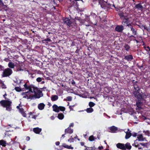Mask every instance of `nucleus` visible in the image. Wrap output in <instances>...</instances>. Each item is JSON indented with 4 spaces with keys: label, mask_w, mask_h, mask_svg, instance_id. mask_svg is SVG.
Instances as JSON below:
<instances>
[{
    "label": "nucleus",
    "mask_w": 150,
    "mask_h": 150,
    "mask_svg": "<svg viewBox=\"0 0 150 150\" xmlns=\"http://www.w3.org/2000/svg\"><path fill=\"white\" fill-rule=\"evenodd\" d=\"M7 95L6 94L4 95V97L6 100H2L0 101V105L4 108H6V110L8 111H10L12 110V101L9 99H8L6 100V98L5 97V96Z\"/></svg>",
    "instance_id": "f257e3e1"
},
{
    "label": "nucleus",
    "mask_w": 150,
    "mask_h": 150,
    "mask_svg": "<svg viewBox=\"0 0 150 150\" xmlns=\"http://www.w3.org/2000/svg\"><path fill=\"white\" fill-rule=\"evenodd\" d=\"M133 94L134 97L136 98V100H145L144 98H147V95H146L144 93L141 94L140 91H133Z\"/></svg>",
    "instance_id": "f03ea898"
},
{
    "label": "nucleus",
    "mask_w": 150,
    "mask_h": 150,
    "mask_svg": "<svg viewBox=\"0 0 150 150\" xmlns=\"http://www.w3.org/2000/svg\"><path fill=\"white\" fill-rule=\"evenodd\" d=\"M13 73L12 70L10 68L5 69L3 71L1 74V76L3 77H9Z\"/></svg>",
    "instance_id": "7ed1b4c3"
},
{
    "label": "nucleus",
    "mask_w": 150,
    "mask_h": 150,
    "mask_svg": "<svg viewBox=\"0 0 150 150\" xmlns=\"http://www.w3.org/2000/svg\"><path fill=\"white\" fill-rule=\"evenodd\" d=\"M24 88L26 90H28V92L33 93L34 89H35L37 87L34 86L33 84L28 85L27 84V83H25L23 85Z\"/></svg>",
    "instance_id": "20e7f679"
},
{
    "label": "nucleus",
    "mask_w": 150,
    "mask_h": 150,
    "mask_svg": "<svg viewBox=\"0 0 150 150\" xmlns=\"http://www.w3.org/2000/svg\"><path fill=\"white\" fill-rule=\"evenodd\" d=\"M35 88L33 90V93H34L35 95L32 96H33V97H35V98H39L40 97H41L42 96V95H41L40 94V93H42V91L40 90H38V88L37 87Z\"/></svg>",
    "instance_id": "39448f33"
},
{
    "label": "nucleus",
    "mask_w": 150,
    "mask_h": 150,
    "mask_svg": "<svg viewBox=\"0 0 150 150\" xmlns=\"http://www.w3.org/2000/svg\"><path fill=\"white\" fill-rule=\"evenodd\" d=\"M30 93L28 91L23 92L21 94V95L23 96V98H26L27 99H32L33 98V96H32L30 94Z\"/></svg>",
    "instance_id": "423d86ee"
},
{
    "label": "nucleus",
    "mask_w": 150,
    "mask_h": 150,
    "mask_svg": "<svg viewBox=\"0 0 150 150\" xmlns=\"http://www.w3.org/2000/svg\"><path fill=\"white\" fill-rule=\"evenodd\" d=\"M11 141L9 143H7L4 140L2 139L0 140V145H1L5 147L6 146V144L8 145H11L14 144L15 142V141L13 142L11 139Z\"/></svg>",
    "instance_id": "0eeeda50"
},
{
    "label": "nucleus",
    "mask_w": 150,
    "mask_h": 150,
    "mask_svg": "<svg viewBox=\"0 0 150 150\" xmlns=\"http://www.w3.org/2000/svg\"><path fill=\"white\" fill-rule=\"evenodd\" d=\"M132 81L133 83L134 90V91H140V89L138 86V82L137 81H135L134 80H132Z\"/></svg>",
    "instance_id": "6e6552de"
},
{
    "label": "nucleus",
    "mask_w": 150,
    "mask_h": 150,
    "mask_svg": "<svg viewBox=\"0 0 150 150\" xmlns=\"http://www.w3.org/2000/svg\"><path fill=\"white\" fill-rule=\"evenodd\" d=\"M118 15L119 16L120 18L122 19L129 16L128 14L126 13H124L122 11H120L118 13Z\"/></svg>",
    "instance_id": "1a4fd4ad"
},
{
    "label": "nucleus",
    "mask_w": 150,
    "mask_h": 150,
    "mask_svg": "<svg viewBox=\"0 0 150 150\" xmlns=\"http://www.w3.org/2000/svg\"><path fill=\"white\" fill-rule=\"evenodd\" d=\"M123 20L122 23V24L125 26V25H128V23H129L130 22V21L129 20V17L128 16L126 17L125 18H123Z\"/></svg>",
    "instance_id": "9d476101"
},
{
    "label": "nucleus",
    "mask_w": 150,
    "mask_h": 150,
    "mask_svg": "<svg viewBox=\"0 0 150 150\" xmlns=\"http://www.w3.org/2000/svg\"><path fill=\"white\" fill-rule=\"evenodd\" d=\"M144 101L142 100H136V105L138 109L140 110L142 109L141 106L143 104Z\"/></svg>",
    "instance_id": "9b49d317"
},
{
    "label": "nucleus",
    "mask_w": 150,
    "mask_h": 150,
    "mask_svg": "<svg viewBox=\"0 0 150 150\" xmlns=\"http://www.w3.org/2000/svg\"><path fill=\"white\" fill-rule=\"evenodd\" d=\"M124 29L123 26L122 25H117L115 29L116 31L119 32H122Z\"/></svg>",
    "instance_id": "f8f14e48"
},
{
    "label": "nucleus",
    "mask_w": 150,
    "mask_h": 150,
    "mask_svg": "<svg viewBox=\"0 0 150 150\" xmlns=\"http://www.w3.org/2000/svg\"><path fill=\"white\" fill-rule=\"evenodd\" d=\"M116 146L118 148L122 150H126L125 144L118 143L116 144Z\"/></svg>",
    "instance_id": "ddd939ff"
},
{
    "label": "nucleus",
    "mask_w": 150,
    "mask_h": 150,
    "mask_svg": "<svg viewBox=\"0 0 150 150\" xmlns=\"http://www.w3.org/2000/svg\"><path fill=\"white\" fill-rule=\"evenodd\" d=\"M64 23L69 27L71 26L72 23V22L71 21L70 19H69L68 18H65L64 19Z\"/></svg>",
    "instance_id": "4468645a"
},
{
    "label": "nucleus",
    "mask_w": 150,
    "mask_h": 150,
    "mask_svg": "<svg viewBox=\"0 0 150 150\" xmlns=\"http://www.w3.org/2000/svg\"><path fill=\"white\" fill-rule=\"evenodd\" d=\"M135 8L138 10L142 11L143 9V6L141 3L137 4L135 5Z\"/></svg>",
    "instance_id": "2eb2a0df"
},
{
    "label": "nucleus",
    "mask_w": 150,
    "mask_h": 150,
    "mask_svg": "<svg viewBox=\"0 0 150 150\" xmlns=\"http://www.w3.org/2000/svg\"><path fill=\"white\" fill-rule=\"evenodd\" d=\"M131 132L129 129H128L127 131L125 132L126 134L125 138L126 139H128L132 136V134Z\"/></svg>",
    "instance_id": "dca6fc26"
},
{
    "label": "nucleus",
    "mask_w": 150,
    "mask_h": 150,
    "mask_svg": "<svg viewBox=\"0 0 150 150\" xmlns=\"http://www.w3.org/2000/svg\"><path fill=\"white\" fill-rule=\"evenodd\" d=\"M137 140H136L134 141V143L132 144V146H134L136 148H138L139 149H142V147L140 146V143L138 144L137 142H137Z\"/></svg>",
    "instance_id": "f3484780"
},
{
    "label": "nucleus",
    "mask_w": 150,
    "mask_h": 150,
    "mask_svg": "<svg viewBox=\"0 0 150 150\" xmlns=\"http://www.w3.org/2000/svg\"><path fill=\"white\" fill-rule=\"evenodd\" d=\"M73 132V129H71V127H68L67 129H66L65 130V134L68 133L70 134H72Z\"/></svg>",
    "instance_id": "a211bd4d"
},
{
    "label": "nucleus",
    "mask_w": 150,
    "mask_h": 150,
    "mask_svg": "<svg viewBox=\"0 0 150 150\" xmlns=\"http://www.w3.org/2000/svg\"><path fill=\"white\" fill-rule=\"evenodd\" d=\"M124 59L127 61H131L133 59V58L132 55H129L125 56Z\"/></svg>",
    "instance_id": "6ab92c4d"
},
{
    "label": "nucleus",
    "mask_w": 150,
    "mask_h": 150,
    "mask_svg": "<svg viewBox=\"0 0 150 150\" xmlns=\"http://www.w3.org/2000/svg\"><path fill=\"white\" fill-rule=\"evenodd\" d=\"M137 139L139 141H144L146 140L145 137H143L142 134H139L137 137Z\"/></svg>",
    "instance_id": "aec40b11"
},
{
    "label": "nucleus",
    "mask_w": 150,
    "mask_h": 150,
    "mask_svg": "<svg viewBox=\"0 0 150 150\" xmlns=\"http://www.w3.org/2000/svg\"><path fill=\"white\" fill-rule=\"evenodd\" d=\"M42 131V129L38 127L34 128L33 129V132L36 134H39Z\"/></svg>",
    "instance_id": "412c9836"
},
{
    "label": "nucleus",
    "mask_w": 150,
    "mask_h": 150,
    "mask_svg": "<svg viewBox=\"0 0 150 150\" xmlns=\"http://www.w3.org/2000/svg\"><path fill=\"white\" fill-rule=\"evenodd\" d=\"M110 129L111 132L115 133L116 132V131L118 129L117 127L113 126L110 127Z\"/></svg>",
    "instance_id": "4be33fe9"
},
{
    "label": "nucleus",
    "mask_w": 150,
    "mask_h": 150,
    "mask_svg": "<svg viewBox=\"0 0 150 150\" xmlns=\"http://www.w3.org/2000/svg\"><path fill=\"white\" fill-rule=\"evenodd\" d=\"M52 108L54 112H59V106H58L57 105L54 104L52 106Z\"/></svg>",
    "instance_id": "5701e85b"
},
{
    "label": "nucleus",
    "mask_w": 150,
    "mask_h": 150,
    "mask_svg": "<svg viewBox=\"0 0 150 150\" xmlns=\"http://www.w3.org/2000/svg\"><path fill=\"white\" fill-rule=\"evenodd\" d=\"M45 105L43 103H41L38 105V108L39 110H42L44 109Z\"/></svg>",
    "instance_id": "b1692460"
},
{
    "label": "nucleus",
    "mask_w": 150,
    "mask_h": 150,
    "mask_svg": "<svg viewBox=\"0 0 150 150\" xmlns=\"http://www.w3.org/2000/svg\"><path fill=\"white\" fill-rule=\"evenodd\" d=\"M125 148L126 150L127 149L128 150H130L132 148V146L130 145V143L129 142H127L125 144Z\"/></svg>",
    "instance_id": "393cba45"
},
{
    "label": "nucleus",
    "mask_w": 150,
    "mask_h": 150,
    "mask_svg": "<svg viewBox=\"0 0 150 150\" xmlns=\"http://www.w3.org/2000/svg\"><path fill=\"white\" fill-rule=\"evenodd\" d=\"M138 25L140 28L141 29H142L143 30V31H144V29L146 30L147 31H148V28L146 25L140 24Z\"/></svg>",
    "instance_id": "a878e982"
},
{
    "label": "nucleus",
    "mask_w": 150,
    "mask_h": 150,
    "mask_svg": "<svg viewBox=\"0 0 150 150\" xmlns=\"http://www.w3.org/2000/svg\"><path fill=\"white\" fill-rule=\"evenodd\" d=\"M131 30L132 31V34L134 35H136L137 33L136 28H134L133 27H131Z\"/></svg>",
    "instance_id": "bb28decb"
},
{
    "label": "nucleus",
    "mask_w": 150,
    "mask_h": 150,
    "mask_svg": "<svg viewBox=\"0 0 150 150\" xmlns=\"http://www.w3.org/2000/svg\"><path fill=\"white\" fill-rule=\"evenodd\" d=\"M58 99V97L56 95H53L51 97V100L53 101H55Z\"/></svg>",
    "instance_id": "cd10ccee"
},
{
    "label": "nucleus",
    "mask_w": 150,
    "mask_h": 150,
    "mask_svg": "<svg viewBox=\"0 0 150 150\" xmlns=\"http://www.w3.org/2000/svg\"><path fill=\"white\" fill-rule=\"evenodd\" d=\"M101 7L104 9H107L108 8L107 6V5L105 4L104 2H102L100 4Z\"/></svg>",
    "instance_id": "c85d7f7f"
},
{
    "label": "nucleus",
    "mask_w": 150,
    "mask_h": 150,
    "mask_svg": "<svg viewBox=\"0 0 150 150\" xmlns=\"http://www.w3.org/2000/svg\"><path fill=\"white\" fill-rule=\"evenodd\" d=\"M62 146L65 148H67V149H74V148L73 147H72L71 145L69 146V145H67L65 143L63 144Z\"/></svg>",
    "instance_id": "c756f323"
},
{
    "label": "nucleus",
    "mask_w": 150,
    "mask_h": 150,
    "mask_svg": "<svg viewBox=\"0 0 150 150\" xmlns=\"http://www.w3.org/2000/svg\"><path fill=\"white\" fill-rule=\"evenodd\" d=\"M8 67H9V68L13 69L15 67V65L13 63L10 62H9L8 64Z\"/></svg>",
    "instance_id": "7c9ffc66"
},
{
    "label": "nucleus",
    "mask_w": 150,
    "mask_h": 150,
    "mask_svg": "<svg viewBox=\"0 0 150 150\" xmlns=\"http://www.w3.org/2000/svg\"><path fill=\"white\" fill-rule=\"evenodd\" d=\"M57 117L59 119L62 120L64 118V116L62 113H61L58 114Z\"/></svg>",
    "instance_id": "2f4dec72"
},
{
    "label": "nucleus",
    "mask_w": 150,
    "mask_h": 150,
    "mask_svg": "<svg viewBox=\"0 0 150 150\" xmlns=\"http://www.w3.org/2000/svg\"><path fill=\"white\" fill-rule=\"evenodd\" d=\"M24 88H23L22 89L20 87H16L14 89L17 92H20L22 91H23V89Z\"/></svg>",
    "instance_id": "473e14b6"
},
{
    "label": "nucleus",
    "mask_w": 150,
    "mask_h": 150,
    "mask_svg": "<svg viewBox=\"0 0 150 150\" xmlns=\"http://www.w3.org/2000/svg\"><path fill=\"white\" fill-rule=\"evenodd\" d=\"M86 110L87 113H90L93 112L94 111V110L93 108H87Z\"/></svg>",
    "instance_id": "72a5a7b5"
},
{
    "label": "nucleus",
    "mask_w": 150,
    "mask_h": 150,
    "mask_svg": "<svg viewBox=\"0 0 150 150\" xmlns=\"http://www.w3.org/2000/svg\"><path fill=\"white\" fill-rule=\"evenodd\" d=\"M97 139L93 135H91L88 138V140L91 142L94 141L95 139Z\"/></svg>",
    "instance_id": "f704fd0d"
},
{
    "label": "nucleus",
    "mask_w": 150,
    "mask_h": 150,
    "mask_svg": "<svg viewBox=\"0 0 150 150\" xmlns=\"http://www.w3.org/2000/svg\"><path fill=\"white\" fill-rule=\"evenodd\" d=\"M125 50L127 51H128L130 48V47L127 44H125L124 46Z\"/></svg>",
    "instance_id": "c9c22d12"
},
{
    "label": "nucleus",
    "mask_w": 150,
    "mask_h": 150,
    "mask_svg": "<svg viewBox=\"0 0 150 150\" xmlns=\"http://www.w3.org/2000/svg\"><path fill=\"white\" fill-rule=\"evenodd\" d=\"M143 133H144V134L146 135H147L149 137L150 136V132L148 130L144 131H143Z\"/></svg>",
    "instance_id": "e433bc0d"
},
{
    "label": "nucleus",
    "mask_w": 150,
    "mask_h": 150,
    "mask_svg": "<svg viewBox=\"0 0 150 150\" xmlns=\"http://www.w3.org/2000/svg\"><path fill=\"white\" fill-rule=\"evenodd\" d=\"M140 144L141 145L144 146V147H146L147 148L148 146L149 145V143H140Z\"/></svg>",
    "instance_id": "4c0bfd02"
},
{
    "label": "nucleus",
    "mask_w": 150,
    "mask_h": 150,
    "mask_svg": "<svg viewBox=\"0 0 150 150\" xmlns=\"http://www.w3.org/2000/svg\"><path fill=\"white\" fill-rule=\"evenodd\" d=\"M21 41L22 44H27L28 43V41L26 39L23 40L21 39Z\"/></svg>",
    "instance_id": "58836bf2"
},
{
    "label": "nucleus",
    "mask_w": 150,
    "mask_h": 150,
    "mask_svg": "<svg viewBox=\"0 0 150 150\" xmlns=\"http://www.w3.org/2000/svg\"><path fill=\"white\" fill-rule=\"evenodd\" d=\"M65 110V108L64 107L62 106H59V111H64Z\"/></svg>",
    "instance_id": "ea45409f"
},
{
    "label": "nucleus",
    "mask_w": 150,
    "mask_h": 150,
    "mask_svg": "<svg viewBox=\"0 0 150 150\" xmlns=\"http://www.w3.org/2000/svg\"><path fill=\"white\" fill-rule=\"evenodd\" d=\"M95 104V103L92 102H89L88 105L90 108H92V107H93Z\"/></svg>",
    "instance_id": "a19ab883"
},
{
    "label": "nucleus",
    "mask_w": 150,
    "mask_h": 150,
    "mask_svg": "<svg viewBox=\"0 0 150 150\" xmlns=\"http://www.w3.org/2000/svg\"><path fill=\"white\" fill-rule=\"evenodd\" d=\"M135 38V37H134L133 35H131L129 37V40L130 41H132V40H134V38Z\"/></svg>",
    "instance_id": "79ce46f5"
},
{
    "label": "nucleus",
    "mask_w": 150,
    "mask_h": 150,
    "mask_svg": "<svg viewBox=\"0 0 150 150\" xmlns=\"http://www.w3.org/2000/svg\"><path fill=\"white\" fill-rule=\"evenodd\" d=\"M74 139L71 136V137L68 140V141L70 142H74Z\"/></svg>",
    "instance_id": "37998d69"
},
{
    "label": "nucleus",
    "mask_w": 150,
    "mask_h": 150,
    "mask_svg": "<svg viewBox=\"0 0 150 150\" xmlns=\"http://www.w3.org/2000/svg\"><path fill=\"white\" fill-rule=\"evenodd\" d=\"M1 87L3 89H6L7 88L6 86L4 84V83H3L1 84Z\"/></svg>",
    "instance_id": "c03bdc74"
},
{
    "label": "nucleus",
    "mask_w": 150,
    "mask_h": 150,
    "mask_svg": "<svg viewBox=\"0 0 150 150\" xmlns=\"http://www.w3.org/2000/svg\"><path fill=\"white\" fill-rule=\"evenodd\" d=\"M67 101H70L71 100L72 97L71 96H69L67 97Z\"/></svg>",
    "instance_id": "a18cd8bd"
},
{
    "label": "nucleus",
    "mask_w": 150,
    "mask_h": 150,
    "mask_svg": "<svg viewBox=\"0 0 150 150\" xmlns=\"http://www.w3.org/2000/svg\"><path fill=\"white\" fill-rule=\"evenodd\" d=\"M42 80V78L40 77H38L37 78L36 81L38 82H40Z\"/></svg>",
    "instance_id": "49530a36"
},
{
    "label": "nucleus",
    "mask_w": 150,
    "mask_h": 150,
    "mask_svg": "<svg viewBox=\"0 0 150 150\" xmlns=\"http://www.w3.org/2000/svg\"><path fill=\"white\" fill-rule=\"evenodd\" d=\"M4 66L0 65V71H3L4 70Z\"/></svg>",
    "instance_id": "de8ad7c7"
},
{
    "label": "nucleus",
    "mask_w": 150,
    "mask_h": 150,
    "mask_svg": "<svg viewBox=\"0 0 150 150\" xmlns=\"http://www.w3.org/2000/svg\"><path fill=\"white\" fill-rule=\"evenodd\" d=\"M19 112L21 113H22L24 111V110L23 108H21L19 110Z\"/></svg>",
    "instance_id": "09e8293b"
},
{
    "label": "nucleus",
    "mask_w": 150,
    "mask_h": 150,
    "mask_svg": "<svg viewBox=\"0 0 150 150\" xmlns=\"http://www.w3.org/2000/svg\"><path fill=\"white\" fill-rule=\"evenodd\" d=\"M21 114L22 115V116L24 117H26V114L25 112H24L23 113H21Z\"/></svg>",
    "instance_id": "8fccbe9b"
},
{
    "label": "nucleus",
    "mask_w": 150,
    "mask_h": 150,
    "mask_svg": "<svg viewBox=\"0 0 150 150\" xmlns=\"http://www.w3.org/2000/svg\"><path fill=\"white\" fill-rule=\"evenodd\" d=\"M147 48H148L147 50V51H146L147 52H148L149 54H150V47L149 46H147Z\"/></svg>",
    "instance_id": "3c124183"
},
{
    "label": "nucleus",
    "mask_w": 150,
    "mask_h": 150,
    "mask_svg": "<svg viewBox=\"0 0 150 150\" xmlns=\"http://www.w3.org/2000/svg\"><path fill=\"white\" fill-rule=\"evenodd\" d=\"M127 24L128 25H125V26H128L129 27H130V28H131V27H133L130 23H128Z\"/></svg>",
    "instance_id": "603ef678"
},
{
    "label": "nucleus",
    "mask_w": 150,
    "mask_h": 150,
    "mask_svg": "<svg viewBox=\"0 0 150 150\" xmlns=\"http://www.w3.org/2000/svg\"><path fill=\"white\" fill-rule=\"evenodd\" d=\"M94 146L93 147H88V148H89V149L90 150H95V149H94Z\"/></svg>",
    "instance_id": "864d4df0"
},
{
    "label": "nucleus",
    "mask_w": 150,
    "mask_h": 150,
    "mask_svg": "<svg viewBox=\"0 0 150 150\" xmlns=\"http://www.w3.org/2000/svg\"><path fill=\"white\" fill-rule=\"evenodd\" d=\"M137 66L138 67L139 69H141V68H142L143 67V65L142 64L141 65H139L138 64Z\"/></svg>",
    "instance_id": "5fc2aeb1"
},
{
    "label": "nucleus",
    "mask_w": 150,
    "mask_h": 150,
    "mask_svg": "<svg viewBox=\"0 0 150 150\" xmlns=\"http://www.w3.org/2000/svg\"><path fill=\"white\" fill-rule=\"evenodd\" d=\"M74 126V124L73 123H71L69 126V127H73Z\"/></svg>",
    "instance_id": "6e6d98bb"
},
{
    "label": "nucleus",
    "mask_w": 150,
    "mask_h": 150,
    "mask_svg": "<svg viewBox=\"0 0 150 150\" xmlns=\"http://www.w3.org/2000/svg\"><path fill=\"white\" fill-rule=\"evenodd\" d=\"M137 135V133H134L132 134V136L133 137H136Z\"/></svg>",
    "instance_id": "4d7b16f0"
},
{
    "label": "nucleus",
    "mask_w": 150,
    "mask_h": 150,
    "mask_svg": "<svg viewBox=\"0 0 150 150\" xmlns=\"http://www.w3.org/2000/svg\"><path fill=\"white\" fill-rule=\"evenodd\" d=\"M37 117V115H33V117H32V118L34 119H36V118Z\"/></svg>",
    "instance_id": "13d9d810"
},
{
    "label": "nucleus",
    "mask_w": 150,
    "mask_h": 150,
    "mask_svg": "<svg viewBox=\"0 0 150 150\" xmlns=\"http://www.w3.org/2000/svg\"><path fill=\"white\" fill-rule=\"evenodd\" d=\"M30 137H29V136H27L26 137V140L27 141H29L30 140Z\"/></svg>",
    "instance_id": "bf43d9fd"
},
{
    "label": "nucleus",
    "mask_w": 150,
    "mask_h": 150,
    "mask_svg": "<svg viewBox=\"0 0 150 150\" xmlns=\"http://www.w3.org/2000/svg\"><path fill=\"white\" fill-rule=\"evenodd\" d=\"M72 81L71 82V84L73 85L75 84L76 83H75V81H74V80H72Z\"/></svg>",
    "instance_id": "052dcab7"
},
{
    "label": "nucleus",
    "mask_w": 150,
    "mask_h": 150,
    "mask_svg": "<svg viewBox=\"0 0 150 150\" xmlns=\"http://www.w3.org/2000/svg\"><path fill=\"white\" fill-rule=\"evenodd\" d=\"M69 108L71 111V110L73 111L74 110L73 108H72V107H71V105L69 106Z\"/></svg>",
    "instance_id": "680f3d73"
},
{
    "label": "nucleus",
    "mask_w": 150,
    "mask_h": 150,
    "mask_svg": "<svg viewBox=\"0 0 150 150\" xmlns=\"http://www.w3.org/2000/svg\"><path fill=\"white\" fill-rule=\"evenodd\" d=\"M80 50L79 49H77L75 52L76 53H78L79 52Z\"/></svg>",
    "instance_id": "e2e57ef3"
},
{
    "label": "nucleus",
    "mask_w": 150,
    "mask_h": 150,
    "mask_svg": "<svg viewBox=\"0 0 150 150\" xmlns=\"http://www.w3.org/2000/svg\"><path fill=\"white\" fill-rule=\"evenodd\" d=\"M147 46H146L144 45V49L146 51H147V50L148 49V48H147Z\"/></svg>",
    "instance_id": "0e129e2a"
},
{
    "label": "nucleus",
    "mask_w": 150,
    "mask_h": 150,
    "mask_svg": "<svg viewBox=\"0 0 150 150\" xmlns=\"http://www.w3.org/2000/svg\"><path fill=\"white\" fill-rule=\"evenodd\" d=\"M98 148L99 149H103V147L102 146H99Z\"/></svg>",
    "instance_id": "69168bd1"
},
{
    "label": "nucleus",
    "mask_w": 150,
    "mask_h": 150,
    "mask_svg": "<svg viewBox=\"0 0 150 150\" xmlns=\"http://www.w3.org/2000/svg\"><path fill=\"white\" fill-rule=\"evenodd\" d=\"M80 144H81V145L82 146H84V142H80Z\"/></svg>",
    "instance_id": "338daca9"
},
{
    "label": "nucleus",
    "mask_w": 150,
    "mask_h": 150,
    "mask_svg": "<svg viewBox=\"0 0 150 150\" xmlns=\"http://www.w3.org/2000/svg\"><path fill=\"white\" fill-rule=\"evenodd\" d=\"M59 144L60 142H57L55 143V144L57 146L59 145Z\"/></svg>",
    "instance_id": "774afa93"
}]
</instances>
